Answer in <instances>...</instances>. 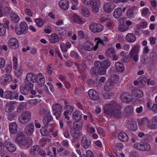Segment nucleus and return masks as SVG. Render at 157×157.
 I'll return each mask as SVG.
<instances>
[{
    "label": "nucleus",
    "instance_id": "nucleus-1",
    "mask_svg": "<svg viewBox=\"0 0 157 157\" xmlns=\"http://www.w3.org/2000/svg\"><path fill=\"white\" fill-rule=\"evenodd\" d=\"M104 113L111 117L120 118L121 116V107L117 102L112 101L103 107Z\"/></svg>",
    "mask_w": 157,
    "mask_h": 157
},
{
    "label": "nucleus",
    "instance_id": "nucleus-2",
    "mask_svg": "<svg viewBox=\"0 0 157 157\" xmlns=\"http://www.w3.org/2000/svg\"><path fill=\"white\" fill-rule=\"evenodd\" d=\"M15 141L19 145L28 148L31 146L33 144L32 139L30 138H25V135L21 132H18Z\"/></svg>",
    "mask_w": 157,
    "mask_h": 157
},
{
    "label": "nucleus",
    "instance_id": "nucleus-3",
    "mask_svg": "<svg viewBox=\"0 0 157 157\" xmlns=\"http://www.w3.org/2000/svg\"><path fill=\"white\" fill-rule=\"evenodd\" d=\"M90 74L93 76H96L99 74L103 75H105L106 72V69L102 66H100L99 63H94V67L90 71Z\"/></svg>",
    "mask_w": 157,
    "mask_h": 157
},
{
    "label": "nucleus",
    "instance_id": "nucleus-4",
    "mask_svg": "<svg viewBox=\"0 0 157 157\" xmlns=\"http://www.w3.org/2000/svg\"><path fill=\"white\" fill-rule=\"evenodd\" d=\"M31 113L28 111H24L19 117L20 122L22 124H26L30 120Z\"/></svg>",
    "mask_w": 157,
    "mask_h": 157
},
{
    "label": "nucleus",
    "instance_id": "nucleus-5",
    "mask_svg": "<svg viewBox=\"0 0 157 157\" xmlns=\"http://www.w3.org/2000/svg\"><path fill=\"white\" fill-rule=\"evenodd\" d=\"M139 49V46L136 45L132 48L129 54L130 57L136 62H137L138 60Z\"/></svg>",
    "mask_w": 157,
    "mask_h": 157
},
{
    "label": "nucleus",
    "instance_id": "nucleus-6",
    "mask_svg": "<svg viewBox=\"0 0 157 157\" xmlns=\"http://www.w3.org/2000/svg\"><path fill=\"white\" fill-rule=\"evenodd\" d=\"M28 27L26 23L25 22H21L19 25V27H16L15 29L16 33L18 35L25 34L27 32Z\"/></svg>",
    "mask_w": 157,
    "mask_h": 157
},
{
    "label": "nucleus",
    "instance_id": "nucleus-7",
    "mask_svg": "<svg viewBox=\"0 0 157 157\" xmlns=\"http://www.w3.org/2000/svg\"><path fill=\"white\" fill-rule=\"evenodd\" d=\"M52 108L56 118L58 119L61 115V112L62 109V106L60 104L56 103L53 105Z\"/></svg>",
    "mask_w": 157,
    "mask_h": 157
},
{
    "label": "nucleus",
    "instance_id": "nucleus-8",
    "mask_svg": "<svg viewBox=\"0 0 157 157\" xmlns=\"http://www.w3.org/2000/svg\"><path fill=\"white\" fill-rule=\"evenodd\" d=\"M25 86H21L20 87V91L21 94L25 95H27L29 94L31 88L33 87V85L29 83H25Z\"/></svg>",
    "mask_w": 157,
    "mask_h": 157
},
{
    "label": "nucleus",
    "instance_id": "nucleus-9",
    "mask_svg": "<svg viewBox=\"0 0 157 157\" xmlns=\"http://www.w3.org/2000/svg\"><path fill=\"white\" fill-rule=\"evenodd\" d=\"M134 147L137 149L142 151H148L150 150L151 147L150 145L147 143H136L134 145Z\"/></svg>",
    "mask_w": 157,
    "mask_h": 157
},
{
    "label": "nucleus",
    "instance_id": "nucleus-10",
    "mask_svg": "<svg viewBox=\"0 0 157 157\" xmlns=\"http://www.w3.org/2000/svg\"><path fill=\"white\" fill-rule=\"evenodd\" d=\"M81 145L82 147L86 149L91 145V141L90 138L86 136H83L81 140Z\"/></svg>",
    "mask_w": 157,
    "mask_h": 157
},
{
    "label": "nucleus",
    "instance_id": "nucleus-11",
    "mask_svg": "<svg viewBox=\"0 0 157 157\" xmlns=\"http://www.w3.org/2000/svg\"><path fill=\"white\" fill-rule=\"evenodd\" d=\"M103 10L107 13L112 12L115 8V5L112 2H107L104 4Z\"/></svg>",
    "mask_w": 157,
    "mask_h": 157
},
{
    "label": "nucleus",
    "instance_id": "nucleus-12",
    "mask_svg": "<svg viewBox=\"0 0 157 157\" xmlns=\"http://www.w3.org/2000/svg\"><path fill=\"white\" fill-rule=\"evenodd\" d=\"M8 45L11 48L13 49L17 48L19 45L18 40L14 38H12L9 40Z\"/></svg>",
    "mask_w": 157,
    "mask_h": 157
},
{
    "label": "nucleus",
    "instance_id": "nucleus-13",
    "mask_svg": "<svg viewBox=\"0 0 157 157\" xmlns=\"http://www.w3.org/2000/svg\"><path fill=\"white\" fill-rule=\"evenodd\" d=\"M90 29L94 33L99 32L103 29V26L100 24L95 23L90 25Z\"/></svg>",
    "mask_w": 157,
    "mask_h": 157
},
{
    "label": "nucleus",
    "instance_id": "nucleus-14",
    "mask_svg": "<svg viewBox=\"0 0 157 157\" xmlns=\"http://www.w3.org/2000/svg\"><path fill=\"white\" fill-rule=\"evenodd\" d=\"M12 80V77L9 74L3 75L1 78V82L2 85H6L10 83Z\"/></svg>",
    "mask_w": 157,
    "mask_h": 157
},
{
    "label": "nucleus",
    "instance_id": "nucleus-15",
    "mask_svg": "<svg viewBox=\"0 0 157 157\" xmlns=\"http://www.w3.org/2000/svg\"><path fill=\"white\" fill-rule=\"evenodd\" d=\"M34 126L32 123L28 124L25 128V133L28 135H31L33 134L34 130Z\"/></svg>",
    "mask_w": 157,
    "mask_h": 157
},
{
    "label": "nucleus",
    "instance_id": "nucleus-16",
    "mask_svg": "<svg viewBox=\"0 0 157 157\" xmlns=\"http://www.w3.org/2000/svg\"><path fill=\"white\" fill-rule=\"evenodd\" d=\"M45 82L44 78L41 73H39L36 75L35 82H37V84L40 86H44Z\"/></svg>",
    "mask_w": 157,
    "mask_h": 157
},
{
    "label": "nucleus",
    "instance_id": "nucleus-17",
    "mask_svg": "<svg viewBox=\"0 0 157 157\" xmlns=\"http://www.w3.org/2000/svg\"><path fill=\"white\" fill-rule=\"evenodd\" d=\"M125 115L129 118H131L133 113V107L132 105L126 106L124 109Z\"/></svg>",
    "mask_w": 157,
    "mask_h": 157
},
{
    "label": "nucleus",
    "instance_id": "nucleus-18",
    "mask_svg": "<svg viewBox=\"0 0 157 157\" xmlns=\"http://www.w3.org/2000/svg\"><path fill=\"white\" fill-rule=\"evenodd\" d=\"M36 75L33 73H29L27 75L26 77V80L25 81V83H29L32 84L31 83V82H35Z\"/></svg>",
    "mask_w": 157,
    "mask_h": 157
},
{
    "label": "nucleus",
    "instance_id": "nucleus-19",
    "mask_svg": "<svg viewBox=\"0 0 157 157\" xmlns=\"http://www.w3.org/2000/svg\"><path fill=\"white\" fill-rule=\"evenodd\" d=\"M88 95L90 98L94 100H97L99 99L98 94L94 90L90 89L88 91Z\"/></svg>",
    "mask_w": 157,
    "mask_h": 157
},
{
    "label": "nucleus",
    "instance_id": "nucleus-20",
    "mask_svg": "<svg viewBox=\"0 0 157 157\" xmlns=\"http://www.w3.org/2000/svg\"><path fill=\"white\" fill-rule=\"evenodd\" d=\"M121 98L122 101L128 103L132 101L131 95L128 93H122L121 96Z\"/></svg>",
    "mask_w": 157,
    "mask_h": 157
},
{
    "label": "nucleus",
    "instance_id": "nucleus-21",
    "mask_svg": "<svg viewBox=\"0 0 157 157\" xmlns=\"http://www.w3.org/2000/svg\"><path fill=\"white\" fill-rule=\"evenodd\" d=\"M90 6H92V11L94 13H97L99 10L100 2L98 0L96 1H92Z\"/></svg>",
    "mask_w": 157,
    "mask_h": 157
},
{
    "label": "nucleus",
    "instance_id": "nucleus-22",
    "mask_svg": "<svg viewBox=\"0 0 157 157\" xmlns=\"http://www.w3.org/2000/svg\"><path fill=\"white\" fill-rule=\"evenodd\" d=\"M118 139L121 141L123 142H127L129 139L128 135L125 132H121L118 134Z\"/></svg>",
    "mask_w": 157,
    "mask_h": 157
},
{
    "label": "nucleus",
    "instance_id": "nucleus-23",
    "mask_svg": "<svg viewBox=\"0 0 157 157\" xmlns=\"http://www.w3.org/2000/svg\"><path fill=\"white\" fill-rule=\"evenodd\" d=\"M60 7L62 9L66 10L69 7V2L67 0H60L59 3Z\"/></svg>",
    "mask_w": 157,
    "mask_h": 157
},
{
    "label": "nucleus",
    "instance_id": "nucleus-24",
    "mask_svg": "<svg viewBox=\"0 0 157 157\" xmlns=\"http://www.w3.org/2000/svg\"><path fill=\"white\" fill-rule=\"evenodd\" d=\"M40 148V147L39 146L37 145H34L30 149V152L33 156L37 155L39 154Z\"/></svg>",
    "mask_w": 157,
    "mask_h": 157
},
{
    "label": "nucleus",
    "instance_id": "nucleus-25",
    "mask_svg": "<svg viewBox=\"0 0 157 157\" xmlns=\"http://www.w3.org/2000/svg\"><path fill=\"white\" fill-rule=\"evenodd\" d=\"M116 84L115 82L109 81L106 82L104 87L105 90L106 91L108 92L112 89L113 86Z\"/></svg>",
    "mask_w": 157,
    "mask_h": 157
},
{
    "label": "nucleus",
    "instance_id": "nucleus-26",
    "mask_svg": "<svg viewBox=\"0 0 157 157\" xmlns=\"http://www.w3.org/2000/svg\"><path fill=\"white\" fill-rule=\"evenodd\" d=\"M95 62L98 64L99 63L100 66H102L106 69L109 67L110 65L111 62L108 59L103 60L101 62L97 61Z\"/></svg>",
    "mask_w": 157,
    "mask_h": 157
},
{
    "label": "nucleus",
    "instance_id": "nucleus-27",
    "mask_svg": "<svg viewBox=\"0 0 157 157\" xmlns=\"http://www.w3.org/2000/svg\"><path fill=\"white\" fill-rule=\"evenodd\" d=\"M53 120V118L52 117L51 113L48 112L46 116L44 117L43 122L45 126L48 125V123Z\"/></svg>",
    "mask_w": 157,
    "mask_h": 157
},
{
    "label": "nucleus",
    "instance_id": "nucleus-28",
    "mask_svg": "<svg viewBox=\"0 0 157 157\" xmlns=\"http://www.w3.org/2000/svg\"><path fill=\"white\" fill-rule=\"evenodd\" d=\"M139 82V86L143 87L147 82V79L145 76L142 75L139 77L138 79Z\"/></svg>",
    "mask_w": 157,
    "mask_h": 157
},
{
    "label": "nucleus",
    "instance_id": "nucleus-29",
    "mask_svg": "<svg viewBox=\"0 0 157 157\" xmlns=\"http://www.w3.org/2000/svg\"><path fill=\"white\" fill-rule=\"evenodd\" d=\"M17 125L14 122L11 123L9 125V130L12 134L16 133L17 132Z\"/></svg>",
    "mask_w": 157,
    "mask_h": 157
},
{
    "label": "nucleus",
    "instance_id": "nucleus-30",
    "mask_svg": "<svg viewBox=\"0 0 157 157\" xmlns=\"http://www.w3.org/2000/svg\"><path fill=\"white\" fill-rule=\"evenodd\" d=\"M5 144L6 148L9 151L12 152L16 151V147L13 144L7 142H6Z\"/></svg>",
    "mask_w": 157,
    "mask_h": 157
},
{
    "label": "nucleus",
    "instance_id": "nucleus-31",
    "mask_svg": "<svg viewBox=\"0 0 157 157\" xmlns=\"http://www.w3.org/2000/svg\"><path fill=\"white\" fill-rule=\"evenodd\" d=\"M132 94L134 96L141 98L143 95L142 91L139 89H136L132 90Z\"/></svg>",
    "mask_w": 157,
    "mask_h": 157
},
{
    "label": "nucleus",
    "instance_id": "nucleus-32",
    "mask_svg": "<svg viewBox=\"0 0 157 157\" xmlns=\"http://www.w3.org/2000/svg\"><path fill=\"white\" fill-rule=\"evenodd\" d=\"M51 38L49 40V42L50 43L55 44L58 42L59 41V38L56 34L53 33L51 35Z\"/></svg>",
    "mask_w": 157,
    "mask_h": 157
},
{
    "label": "nucleus",
    "instance_id": "nucleus-33",
    "mask_svg": "<svg viewBox=\"0 0 157 157\" xmlns=\"http://www.w3.org/2000/svg\"><path fill=\"white\" fill-rule=\"evenodd\" d=\"M150 60L153 64H155L157 61V55L154 52H151L150 55Z\"/></svg>",
    "mask_w": 157,
    "mask_h": 157
},
{
    "label": "nucleus",
    "instance_id": "nucleus-34",
    "mask_svg": "<svg viewBox=\"0 0 157 157\" xmlns=\"http://www.w3.org/2000/svg\"><path fill=\"white\" fill-rule=\"evenodd\" d=\"M126 39L128 42L133 43L136 40V37L133 33H128L126 35Z\"/></svg>",
    "mask_w": 157,
    "mask_h": 157
},
{
    "label": "nucleus",
    "instance_id": "nucleus-35",
    "mask_svg": "<svg viewBox=\"0 0 157 157\" xmlns=\"http://www.w3.org/2000/svg\"><path fill=\"white\" fill-rule=\"evenodd\" d=\"M127 126L132 130H135L137 128V126L136 123L133 121H128Z\"/></svg>",
    "mask_w": 157,
    "mask_h": 157
},
{
    "label": "nucleus",
    "instance_id": "nucleus-36",
    "mask_svg": "<svg viewBox=\"0 0 157 157\" xmlns=\"http://www.w3.org/2000/svg\"><path fill=\"white\" fill-rule=\"evenodd\" d=\"M115 67L117 71L120 72H122L124 68L123 64L119 62H117L115 63Z\"/></svg>",
    "mask_w": 157,
    "mask_h": 157
},
{
    "label": "nucleus",
    "instance_id": "nucleus-37",
    "mask_svg": "<svg viewBox=\"0 0 157 157\" xmlns=\"http://www.w3.org/2000/svg\"><path fill=\"white\" fill-rule=\"evenodd\" d=\"M84 47L87 51H90L92 50L93 44L90 41H86L85 42Z\"/></svg>",
    "mask_w": 157,
    "mask_h": 157
},
{
    "label": "nucleus",
    "instance_id": "nucleus-38",
    "mask_svg": "<svg viewBox=\"0 0 157 157\" xmlns=\"http://www.w3.org/2000/svg\"><path fill=\"white\" fill-rule=\"evenodd\" d=\"M138 123L140 125L145 126L147 128L149 126V121L147 118L145 117L142 118Z\"/></svg>",
    "mask_w": 157,
    "mask_h": 157
},
{
    "label": "nucleus",
    "instance_id": "nucleus-39",
    "mask_svg": "<svg viewBox=\"0 0 157 157\" xmlns=\"http://www.w3.org/2000/svg\"><path fill=\"white\" fill-rule=\"evenodd\" d=\"M82 123L78 121L73 123V128L76 130H81L82 128Z\"/></svg>",
    "mask_w": 157,
    "mask_h": 157
},
{
    "label": "nucleus",
    "instance_id": "nucleus-40",
    "mask_svg": "<svg viewBox=\"0 0 157 157\" xmlns=\"http://www.w3.org/2000/svg\"><path fill=\"white\" fill-rule=\"evenodd\" d=\"M27 104L26 102H21L19 104L17 108V112L21 113L26 108Z\"/></svg>",
    "mask_w": 157,
    "mask_h": 157
},
{
    "label": "nucleus",
    "instance_id": "nucleus-41",
    "mask_svg": "<svg viewBox=\"0 0 157 157\" xmlns=\"http://www.w3.org/2000/svg\"><path fill=\"white\" fill-rule=\"evenodd\" d=\"M73 119L77 121L80 120L81 118V115L80 112L77 110L72 115Z\"/></svg>",
    "mask_w": 157,
    "mask_h": 157
},
{
    "label": "nucleus",
    "instance_id": "nucleus-42",
    "mask_svg": "<svg viewBox=\"0 0 157 157\" xmlns=\"http://www.w3.org/2000/svg\"><path fill=\"white\" fill-rule=\"evenodd\" d=\"M122 13V10L121 8L116 9L113 12V16L116 18H119Z\"/></svg>",
    "mask_w": 157,
    "mask_h": 157
},
{
    "label": "nucleus",
    "instance_id": "nucleus-43",
    "mask_svg": "<svg viewBox=\"0 0 157 157\" xmlns=\"http://www.w3.org/2000/svg\"><path fill=\"white\" fill-rule=\"evenodd\" d=\"M10 17L11 20L15 23H17L19 21V17L15 13H12L10 14Z\"/></svg>",
    "mask_w": 157,
    "mask_h": 157
},
{
    "label": "nucleus",
    "instance_id": "nucleus-44",
    "mask_svg": "<svg viewBox=\"0 0 157 157\" xmlns=\"http://www.w3.org/2000/svg\"><path fill=\"white\" fill-rule=\"evenodd\" d=\"M115 52H116L114 48H109L106 50L105 55L107 56L111 57L112 56Z\"/></svg>",
    "mask_w": 157,
    "mask_h": 157
},
{
    "label": "nucleus",
    "instance_id": "nucleus-45",
    "mask_svg": "<svg viewBox=\"0 0 157 157\" xmlns=\"http://www.w3.org/2000/svg\"><path fill=\"white\" fill-rule=\"evenodd\" d=\"M82 15L86 17H88L90 15L89 10L85 7H82Z\"/></svg>",
    "mask_w": 157,
    "mask_h": 157
},
{
    "label": "nucleus",
    "instance_id": "nucleus-46",
    "mask_svg": "<svg viewBox=\"0 0 157 157\" xmlns=\"http://www.w3.org/2000/svg\"><path fill=\"white\" fill-rule=\"evenodd\" d=\"M37 26L41 27H42L44 24L43 19L40 18H36L34 20Z\"/></svg>",
    "mask_w": 157,
    "mask_h": 157
},
{
    "label": "nucleus",
    "instance_id": "nucleus-47",
    "mask_svg": "<svg viewBox=\"0 0 157 157\" xmlns=\"http://www.w3.org/2000/svg\"><path fill=\"white\" fill-rule=\"evenodd\" d=\"M6 33V28L5 25L1 23H0V36H4Z\"/></svg>",
    "mask_w": 157,
    "mask_h": 157
},
{
    "label": "nucleus",
    "instance_id": "nucleus-48",
    "mask_svg": "<svg viewBox=\"0 0 157 157\" xmlns=\"http://www.w3.org/2000/svg\"><path fill=\"white\" fill-rule=\"evenodd\" d=\"M40 132L43 136H47L49 133V131L47 128L45 127H43L40 129Z\"/></svg>",
    "mask_w": 157,
    "mask_h": 157
},
{
    "label": "nucleus",
    "instance_id": "nucleus-49",
    "mask_svg": "<svg viewBox=\"0 0 157 157\" xmlns=\"http://www.w3.org/2000/svg\"><path fill=\"white\" fill-rule=\"evenodd\" d=\"M119 30L121 32H124L128 29V26H127L124 24H121L118 27Z\"/></svg>",
    "mask_w": 157,
    "mask_h": 157
},
{
    "label": "nucleus",
    "instance_id": "nucleus-50",
    "mask_svg": "<svg viewBox=\"0 0 157 157\" xmlns=\"http://www.w3.org/2000/svg\"><path fill=\"white\" fill-rule=\"evenodd\" d=\"M5 96V98L11 99L13 98L12 93L9 90H6Z\"/></svg>",
    "mask_w": 157,
    "mask_h": 157
},
{
    "label": "nucleus",
    "instance_id": "nucleus-51",
    "mask_svg": "<svg viewBox=\"0 0 157 157\" xmlns=\"http://www.w3.org/2000/svg\"><path fill=\"white\" fill-rule=\"evenodd\" d=\"M103 97L105 99H111L114 96V94L112 93H104L102 94Z\"/></svg>",
    "mask_w": 157,
    "mask_h": 157
},
{
    "label": "nucleus",
    "instance_id": "nucleus-52",
    "mask_svg": "<svg viewBox=\"0 0 157 157\" xmlns=\"http://www.w3.org/2000/svg\"><path fill=\"white\" fill-rule=\"evenodd\" d=\"M14 109V106L11 104L7 105L6 107V111L7 112H11Z\"/></svg>",
    "mask_w": 157,
    "mask_h": 157
},
{
    "label": "nucleus",
    "instance_id": "nucleus-53",
    "mask_svg": "<svg viewBox=\"0 0 157 157\" xmlns=\"http://www.w3.org/2000/svg\"><path fill=\"white\" fill-rule=\"evenodd\" d=\"M111 79L110 81H112L113 82H115L116 83L117 81L119 80V76L116 74H113L111 76Z\"/></svg>",
    "mask_w": 157,
    "mask_h": 157
},
{
    "label": "nucleus",
    "instance_id": "nucleus-54",
    "mask_svg": "<svg viewBox=\"0 0 157 157\" xmlns=\"http://www.w3.org/2000/svg\"><path fill=\"white\" fill-rule=\"evenodd\" d=\"M127 16L128 17H132L133 16V10L132 8H129L127 13Z\"/></svg>",
    "mask_w": 157,
    "mask_h": 157
},
{
    "label": "nucleus",
    "instance_id": "nucleus-55",
    "mask_svg": "<svg viewBox=\"0 0 157 157\" xmlns=\"http://www.w3.org/2000/svg\"><path fill=\"white\" fill-rule=\"evenodd\" d=\"M23 71V68L22 67L20 66L18 67L17 71H16L15 72L16 75L17 76H19L22 75Z\"/></svg>",
    "mask_w": 157,
    "mask_h": 157
},
{
    "label": "nucleus",
    "instance_id": "nucleus-56",
    "mask_svg": "<svg viewBox=\"0 0 157 157\" xmlns=\"http://www.w3.org/2000/svg\"><path fill=\"white\" fill-rule=\"evenodd\" d=\"M5 69L8 74L10 73L11 72L12 69V65L10 64L6 65Z\"/></svg>",
    "mask_w": 157,
    "mask_h": 157
},
{
    "label": "nucleus",
    "instance_id": "nucleus-57",
    "mask_svg": "<svg viewBox=\"0 0 157 157\" xmlns=\"http://www.w3.org/2000/svg\"><path fill=\"white\" fill-rule=\"evenodd\" d=\"M53 70V68L52 67V64H49L47 67L48 73L49 75H51L52 73Z\"/></svg>",
    "mask_w": 157,
    "mask_h": 157
},
{
    "label": "nucleus",
    "instance_id": "nucleus-58",
    "mask_svg": "<svg viewBox=\"0 0 157 157\" xmlns=\"http://www.w3.org/2000/svg\"><path fill=\"white\" fill-rule=\"evenodd\" d=\"M11 8L10 7L6 6L3 8L4 13L6 14H9L10 12Z\"/></svg>",
    "mask_w": 157,
    "mask_h": 157
},
{
    "label": "nucleus",
    "instance_id": "nucleus-59",
    "mask_svg": "<svg viewBox=\"0 0 157 157\" xmlns=\"http://www.w3.org/2000/svg\"><path fill=\"white\" fill-rule=\"evenodd\" d=\"M73 20L75 22L79 24H80L82 22V20L80 17L78 16H76L74 17Z\"/></svg>",
    "mask_w": 157,
    "mask_h": 157
},
{
    "label": "nucleus",
    "instance_id": "nucleus-60",
    "mask_svg": "<svg viewBox=\"0 0 157 157\" xmlns=\"http://www.w3.org/2000/svg\"><path fill=\"white\" fill-rule=\"evenodd\" d=\"M13 68L16 70L17 68V58L15 56L13 57Z\"/></svg>",
    "mask_w": 157,
    "mask_h": 157
},
{
    "label": "nucleus",
    "instance_id": "nucleus-61",
    "mask_svg": "<svg viewBox=\"0 0 157 157\" xmlns=\"http://www.w3.org/2000/svg\"><path fill=\"white\" fill-rule=\"evenodd\" d=\"M47 111L42 108H40L39 111V114L42 116H44L46 113Z\"/></svg>",
    "mask_w": 157,
    "mask_h": 157
},
{
    "label": "nucleus",
    "instance_id": "nucleus-62",
    "mask_svg": "<svg viewBox=\"0 0 157 157\" xmlns=\"http://www.w3.org/2000/svg\"><path fill=\"white\" fill-rule=\"evenodd\" d=\"M5 65V61L4 59L2 58H0V68H3Z\"/></svg>",
    "mask_w": 157,
    "mask_h": 157
},
{
    "label": "nucleus",
    "instance_id": "nucleus-63",
    "mask_svg": "<svg viewBox=\"0 0 157 157\" xmlns=\"http://www.w3.org/2000/svg\"><path fill=\"white\" fill-rule=\"evenodd\" d=\"M29 103L33 105H36L37 103V101L36 99H32L29 100Z\"/></svg>",
    "mask_w": 157,
    "mask_h": 157
},
{
    "label": "nucleus",
    "instance_id": "nucleus-64",
    "mask_svg": "<svg viewBox=\"0 0 157 157\" xmlns=\"http://www.w3.org/2000/svg\"><path fill=\"white\" fill-rule=\"evenodd\" d=\"M86 157H94L92 151L88 150L86 152Z\"/></svg>",
    "mask_w": 157,
    "mask_h": 157
}]
</instances>
